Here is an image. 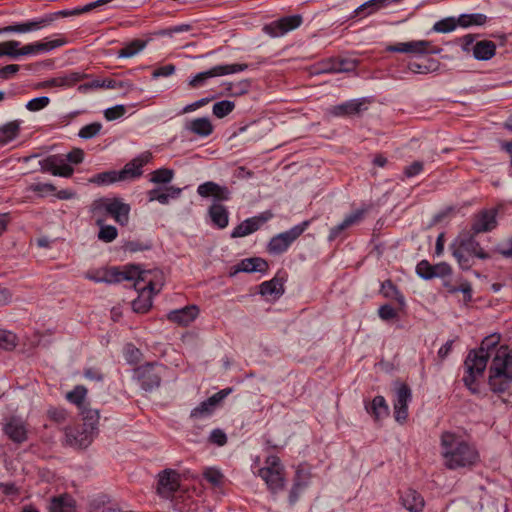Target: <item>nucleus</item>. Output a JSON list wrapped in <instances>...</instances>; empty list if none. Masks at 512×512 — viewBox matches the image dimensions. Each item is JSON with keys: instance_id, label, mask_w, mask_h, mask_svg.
I'll return each mask as SVG.
<instances>
[{"instance_id": "nucleus-20", "label": "nucleus", "mask_w": 512, "mask_h": 512, "mask_svg": "<svg viewBox=\"0 0 512 512\" xmlns=\"http://www.w3.org/2000/svg\"><path fill=\"white\" fill-rule=\"evenodd\" d=\"M88 75L80 72H70L38 83L37 88L47 89L52 87L66 88L87 78Z\"/></svg>"}, {"instance_id": "nucleus-50", "label": "nucleus", "mask_w": 512, "mask_h": 512, "mask_svg": "<svg viewBox=\"0 0 512 512\" xmlns=\"http://www.w3.org/2000/svg\"><path fill=\"white\" fill-rule=\"evenodd\" d=\"M174 176V172L171 169L161 168L151 173L150 181L153 183H169Z\"/></svg>"}, {"instance_id": "nucleus-1", "label": "nucleus", "mask_w": 512, "mask_h": 512, "mask_svg": "<svg viewBox=\"0 0 512 512\" xmlns=\"http://www.w3.org/2000/svg\"><path fill=\"white\" fill-rule=\"evenodd\" d=\"M440 448L443 465L449 470L472 468L480 459L474 445L452 432L441 434Z\"/></svg>"}, {"instance_id": "nucleus-9", "label": "nucleus", "mask_w": 512, "mask_h": 512, "mask_svg": "<svg viewBox=\"0 0 512 512\" xmlns=\"http://www.w3.org/2000/svg\"><path fill=\"white\" fill-rule=\"evenodd\" d=\"M462 50L466 53H472L475 59L486 61L491 59L496 53V44L490 40H481L475 42V36L467 34L459 39Z\"/></svg>"}, {"instance_id": "nucleus-31", "label": "nucleus", "mask_w": 512, "mask_h": 512, "mask_svg": "<svg viewBox=\"0 0 512 512\" xmlns=\"http://www.w3.org/2000/svg\"><path fill=\"white\" fill-rule=\"evenodd\" d=\"M401 503L410 512H421L425 505L423 497L413 489H408L402 494Z\"/></svg>"}, {"instance_id": "nucleus-58", "label": "nucleus", "mask_w": 512, "mask_h": 512, "mask_svg": "<svg viewBox=\"0 0 512 512\" xmlns=\"http://www.w3.org/2000/svg\"><path fill=\"white\" fill-rule=\"evenodd\" d=\"M30 191L39 193L41 196H44L49 193H53L56 191V187L50 183H33L28 188Z\"/></svg>"}, {"instance_id": "nucleus-2", "label": "nucleus", "mask_w": 512, "mask_h": 512, "mask_svg": "<svg viewBox=\"0 0 512 512\" xmlns=\"http://www.w3.org/2000/svg\"><path fill=\"white\" fill-rule=\"evenodd\" d=\"M91 211L96 218V225L99 226L98 239L110 243L118 236L116 227L104 223L103 214L111 215L120 225H126L129 220L130 207L118 199L100 198L91 205Z\"/></svg>"}, {"instance_id": "nucleus-19", "label": "nucleus", "mask_w": 512, "mask_h": 512, "mask_svg": "<svg viewBox=\"0 0 512 512\" xmlns=\"http://www.w3.org/2000/svg\"><path fill=\"white\" fill-rule=\"evenodd\" d=\"M65 44L66 40L64 38H57L45 42L37 41L34 43H29L24 45L23 47H19V57L37 55L42 52H49L56 48L62 47Z\"/></svg>"}, {"instance_id": "nucleus-35", "label": "nucleus", "mask_w": 512, "mask_h": 512, "mask_svg": "<svg viewBox=\"0 0 512 512\" xmlns=\"http://www.w3.org/2000/svg\"><path fill=\"white\" fill-rule=\"evenodd\" d=\"M166 191H162L161 188H155L150 191H148V200L150 202L152 201H158L161 204H167L169 202V198H177L180 193V188L175 187H167L165 189Z\"/></svg>"}, {"instance_id": "nucleus-6", "label": "nucleus", "mask_w": 512, "mask_h": 512, "mask_svg": "<svg viewBox=\"0 0 512 512\" xmlns=\"http://www.w3.org/2000/svg\"><path fill=\"white\" fill-rule=\"evenodd\" d=\"M450 249L463 270H469L474 265V258L482 260L490 258L471 233L460 234L451 244Z\"/></svg>"}, {"instance_id": "nucleus-63", "label": "nucleus", "mask_w": 512, "mask_h": 512, "mask_svg": "<svg viewBox=\"0 0 512 512\" xmlns=\"http://www.w3.org/2000/svg\"><path fill=\"white\" fill-rule=\"evenodd\" d=\"M175 65L173 64H167L165 66H161L157 69H155L152 73V77L154 79H157L159 77H168L174 74L175 72Z\"/></svg>"}, {"instance_id": "nucleus-25", "label": "nucleus", "mask_w": 512, "mask_h": 512, "mask_svg": "<svg viewBox=\"0 0 512 512\" xmlns=\"http://www.w3.org/2000/svg\"><path fill=\"white\" fill-rule=\"evenodd\" d=\"M430 42L425 40L396 43L387 47L389 52L426 54L429 52Z\"/></svg>"}, {"instance_id": "nucleus-59", "label": "nucleus", "mask_w": 512, "mask_h": 512, "mask_svg": "<svg viewBox=\"0 0 512 512\" xmlns=\"http://www.w3.org/2000/svg\"><path fill=\"white\" fill-rule=\"evenodd\" d=\"M55 176H61V177H70L74 169L67 164L65 161L64 155H60V163H58V167L56 168Z\"/></svg>"}, {"instance_id": "nucleus-61", "label": "nucleus", "mask_w": 512, "mask_h": 512, "mask_svg": "<svg viewBox=\"0 0 512 512\" xmlns=\"http://www.w3.org/2000/svg\"><path fill=\"white\" fill-rule=\"evenodd\" d=\"M48 416L56 423H63L67 419V412L63 408L53 407L48 410Z\"/></svg>"}, {"instance_id": "nucleus-32", "label": "nucleus", "mask_w": 512, "mask_h": 512, "mask_svg": "<svg viewBox=\"0 0 512 512\" xmlns=\"http://www.w3.org/2000/svg\"><path fill=\"white\" fill-rule=\"evenodd\" d=\"M75 510V500L67 494L52 498L49 505L50 512H75Z\"/></svg>"}, {"instance_id": "nucleus-18", "label": "nucleus", "mask_w": 512, "mask_h": 512, "mask_svg": "<svg viewBox=\"0 0 512 512\" xmlns=\"http://www.w3.org/2000/svg\"><path fill=\"white\" fill-rule=\"evenodd\" d=\"M231 392L230 388L223 389L211 397H209L207 400L201 402L197 407H195L191 411V418L194 419H201L204 417H207L211 415V413L214 411L215 407L224 399L226 398Z\"/></svg>"}, {"instance_id": "nucleus-29", "label": "nucleus", "mask_w": 512, "mask_h": 512, "mask_svg": "<svg viewBox=\"0 0 512 512\" xmlns=\"http://www.w3.org/2000/svg\"><path fill=\"white\" fill-rule=\"evenodd\" d=\"M185 130L199 137H207L213 132V125L209 118L200 117L193 120H188L184 124Z\"/></svg>"}, {"instance_id": "nucleus-12", "label": "nucleus", "mask_w": 512, "mask_h": 512, "mask_svg": "<svg viewBox=\"0 0 512 512\" xmlns=\"http://www.w3.org/2000/svg\"><path fill=\"white\" fill-rule=\"evenodd\" d=\"M302 22V16L299 14L286 16L266 24L263 31L271 37H281L298 28Z\"/></svg>"}, {"instance_id": "nucleus-17", "label": "nucleus", "mask_w": 512, "mask_h": 512, "mask_svg": "<svg viewBox=\"0 0 512 512\" xmlns=\"http://www.w3.org/2000/svg\"><path fill=\"white\" fill-rule=\"evenodd\" d=\"M271 212H264L259 216H255L252 218H248L237 225L232 233V238L245 237L255 231H257L264 223H266L269 219L272 218Z\"/></svg>"}, {"instance_id": "nucleus-27", "label": "nucleus", "mask_w": 512, "mask_h": 512, "mask_svg": "<svg viewBox=\"0 0 512 512\" xmlns=\"http://www.w3.org/2000/svg\"><path fill=\"white\" fill-rule=\"evenodd\" d=\"M365 213H366V209L361 208V209H357V210L353 211L352 213H350L349 215H347L340 224L331 228L330 234L328 237L329 241H334L335 239L338 238V236L345 229L360 223L363 220Z\"/></svg>"}, {"instance_id": "nucleus-21", "label": "nucleus", "mask_w": 512, "mask_h": 512, "mask_svg": "<svg viewBox=\"0 0 512 512\" xmlns=\"http://www.w3.org/2000/svg\"><path fill=\"white\" fill-rule=\"evenodd\" d=\"M93 437L94 433L87 428H83L82 430L69 428L65 431V442L73 448L83 449L88 447Z\"/></svg>"}, {"instance_id": "nucleus-54", "label": "nucleus", "mask_w": 512, "mask_h": 512, "mask_svg": "<svg viewBox=\"0 0 512 512\" xmlns=\"http://www.w3.org/2000/svg\"><path fill=\"white\" fill-rule=\"evenodd\" d=\"M357 62L355 60H339L329 69L324 71L331 72H349L355 69Z\"/></svg>"}, {"instance_id": "nucleus-14", "label": "nucleus", "mask_w": 512, "mask_h": 512, "mask_svg": "<svg viewBox=\"0 0 512 512\" xmlns=\"http://www.w3.org/2000/svg\"><path fill=\"white\" fill-rule=\"evenodd\" d=\"M497 210L485 209L474 215L469 233L476 236L480 233L490 232L497 226Z\"/></svg>"}, {"instance_id": "nucleus-30", "label": "nucleus", "mask_w": 512, "mask_h": 512, "mask_svg": "<svg viewBox=\"0 0 512 512\" xmlns=\"http://www.w3.org/2000/svg\"><path fill=\"white\" fill-rule=\"evenodd\" d=\"M365 410L375 421H380L389 415V407L383 396H375L371 402L365 403Z\"/></svg>"}, {"instance_id": "nucleus-22", "label": "nucleus", "mask_w": 512, "mask_h": 512, "mask_svg": "<svg viewBox=\"0 0 512 512\" xmlns=\"http://www.w3.org/2000/svg\"><path fill=\"white\" fill-rule=\"evenodd\" d=\"M152 159V154L148 151L143 152L129 163H127L121 171H118L121 176V181L131 178H136L142 175V167Z\"/></svg>"}, {"instance_id": "nucleus-15", "label": "nucleus", "mask_w": 512, "mask_h": 512, "mask_svg": "<svg viewBox=\"0 0 512 512\" xmlns=\"http://www.w3.org/2000/svg\"><path fill=\"white\" fill-rule=\"evenodd\" d=\"M3 431L16 444H22L28 439V424L19 417H11L7 420Z\"/></svg>"}, {"instance_id": "nucleus-7", "label": "nucleus", "mask_w": 512, "mask_h": 512, "mask_svg": "<svg viewBox=\"0 0 512 512\" xmlns=\"http://www.w3.org/2000/svg\"><path fill=\"white\" fill-rule=\"evenodd\" d=\"M258 476L272 493H278L285 486L284 468L277 456L272 455L266 458L265 466L258 470Z\"/></svg>"}, {"instance_id": "nucleus-3", "label": "nucleus", "mask_w": 512, "mask_h": 512, "mask_svg": "<svg viewBox=\"0 0 512 512\" xmlns=\"http://www.w3.org/2000/svg\"><path fill=\"white\" fill-rule=\"evenodd\" d=\"M489 373V386L494 393L512 395V349L502 345L495 350Z\"/></svg>"}, {"instance_id": "nucleus-62", "label": "nucleus", "mask_w": 512, "mask_h": 512, "mask_svg": "<svg viewBox=\"0 0 512 512\" xmlns=\"http://www.w3.org/2000/svg\"><path fill=\"white\" fill-rule=\"evenodd\" d=\"M379 317L384 321H389L397 317V311L389 304L382 305L378 309Z\"/></svg>"}, {"instance_id": "nucleus-44", "label": "nucleus", "mask_w": 512, "mask_h": 512, "mask_svg": "<svg viewBox=\"0 0 512 512\" xmlns=\"http://www.w3.org/2000/svg\"><path fill=\"white\" fill-rule=\"evenodd\" d=\"M86 394H87V389L82 385H78L72 391L67 393L66 398L69 402L77 405V407L80 410L83 407H85L84 400H85Z\"/></svg>"}, {"instance_id": "nucleus-51", "label": "nucleus", "mask_w": 512, "mask_h": 512, "mask_svg": "<svg viewBox=\"0 0 512 512\" xmlns=\"http://www.w3.org/2000/svg\"><path fill=\"white\" fill-rule=\"evenodd\" d=\"M17 345V337L14 333L7 330H0V348L12 350Z\"/></svg>"}, {"instance_id": "nucleus-23", "label": "nucleus", "mask_w": 512, "mask_h": 512, "mask_svg": "<svg viewBox=\"0 0 512 512\" xmlns=\"http://www.w3.org/2000/svg\"><path fill=\"white\" fill-rule=\"evenodd\" d=\"M197 193L204 198L212 196L216 201H227L231 197V191L226 186H221L215 182L207 181L200 184Z\"/></svg>"}, {"instance_id": "nucleus-40", "label": "nucleus", "mask_w": 512, "mask_h": 512, "mask_svg": "<svg viewBox=\"0 0 512 512\" xmlns=\"http://www.w3.org/2000/svg\"><path fill=\"white\" fill-rule=\"evenodd\" d=\"M139 296L132 302V308L137 313H145L152 306V293L148 290H137Z\"/></svg>"}, {"instance_id": "nucleus-52", "label": "nucleus", "mask_w": 512, "mask_h": 512, "mask_svg": "<svg viewBox=\"0 0 512 512\" xmlns=\"http://www.w3.org/2000/svg\"><path fill=\"white\" fill-rule=\"evenodd\" d=\"M101 128L102 125L99 122L90 123L80 129L78 136L83 139H91L100 132Z\"/></svg>"}, {"instance_id": "nucleus-16", "label": "nucleus", "mask_w": 512, "mask_h": 512, "mask_svg": "<svg viewBox=\"0 0 512 512\" xmlns=\"http://www.w3.org/2000/svg\"><path fill=\"white\" fill-rule=\"evenodd\" d=\"M158 477V494L163 498L171 497L180 486L179 473L172 469H166Z\"/></svg>"}, {"instance_id": "nucleus-38", "label": "nucleus", "mask_w": 512, "mask_h": 512, "mask_svg": "<svg viewBox=\"0 0 512 512\" xmlns=\"http://www.w3.org/2000/svg\"><path fill=\"white\" fill-rule=\"evenodd\" d=\"M459 27L483 26L487 22V16L482 13L461 14L457 17Z\"/></svg>"}, {"instance_id": "nucleus-26", "label": "nucleus", "mask_w": 512, "mask_h": 512, "mask_svg": "<svg viewBox=\"0 0 512 512\" xmlns=\"http://www.w3.org/2000/svg\"><path fill=\"white\" fill-rule=\"evenodd\" d=\"M51 21V18L45 20H28L21 23H15L12 25H8L5 27H0V34L5 33H28L38 31L42 28H45V24Z\"/></svg>"}, {"instance_id": "nucleus-4", "label": "nucleus", "mask_w": 512, "mask_h": 512, "mask_svg": "<svg viewBox=\"0 0 512 512\" xmlns=\"http://www.w3.org/2000/svg\"><path fill=\"white\" fill-rule=\"evenodd\" d=\"M498 340L499 338L495 335L486 337L482 341L480 348L478 350H471L465 359L463 382L473 393L478 391L477 379L483 376L487 360L492 355L490 351L495 348Z\"/></svg>"}, {"instance_id": "nucleus-11", "label": "nucleus", "mask_w": 512, "mask_h": 512, "mask_svg": "<svg viewBox=\"0 0 512 512\" xmlns=\"http://www.w3.org/2000/svg\"><path fill=\"white\" fill-rule=\"evenodd\" d=\"M248 68L247 64L234 63V64H223L212 67L211 69L196 74L190 81L189 85L192 88H198L204 85L205 81L218 76H224L242 72Z\"/></svg>"}, {"instance_id": "nucleus-34", "label": "nucleus", "mask_w": 512, "mask_h": 512, "mask_svg": "<svg viewBox=\"0 0 512 512\" xmlns=\"http://www.w3.org/2000/svg\"><path fill=\"white\" fill-rule=\"evenodd\" d=\"M209 216L213 224L219 229L227 227L229 222V213L225 206L218 203L212 204L209 208Z\"/></svg>"}, {"instance_id": "nucleus-43", "label": "nucleus", "mask_w": 512, "mask_h": 512, "mask_svg": "<svg viewBox=\"0 0 512 512\" xmlns=\"http://www.w3.org/2000/svg\"><path fill=\"white\" fill-rule=\"evenodd\" d=\"M146 46V41L143 40H133L125 47L118 51V57L120 58H130L139 53Z\"/></svg>"}, {"instance_id": "nucleus-57", "label": "nucleus", "mask_w": 512, "mask_h": 512, "mask_svg": "<svg viewBox=\"0 0 512 512\" xmlns=\"http://www.w3.org/2000/svg\"><path fill=\"white\" fill-rule=\"evenodd\" d=\"M459 291L463 293L464 301L465 302H469L471 300V298H472V286H471V284L469 282H463L458 287L451 286L448 289V292L451 293V294L459 292Z\"/></svg>"}, {"instance_id": "nucleus-47", "label": "nucleus", "mask_w": 512, "mask_h": 512, "mask_svg": "<svg viewBox=\"0 0 512 512\" xmlns=\"http://www.w3.org/2000/svg\"><path fill=\"white\" fill-rule=\"evenodd\" d=\"M459 26L456 17H447L438 22L433 26V30L440 33H448L454 31Z\"/></svg>"}, {"instance_id": "nucleus-5", "label": "nucleus", "mask_w": 512, "mask_h": 512, "mask_svg": "<svg viewBox=\"0 0 512 512\" xmlns=\"http://www.w3.org/2000/svg\"><path fill=\"white\" fill-rule=\"evenodd\" d=\"M116 281H133L135 290H148L152 294L160 292L164 285V274L159 269L141 270L137 265L125 266L122 272H116Z\"/></svg>"}, {"instance_id": "nucleus-37", "label": "nucleus", "mask_w": 512, "mask_h": 512, "mask_svg": "<svg viewBox=\"0 0 512 512\" xmlns=\"http://www.w3.org/2000/svg\"><path fill=\"white\" fill-rule=\"evenodd\" d=\"M20 131V121L14 120L0 127V144L5 145L14 140Z\"/></svg>"}, {"instance_id": "nucleus-48", "label": "nucleus", "mask_w": 512, "mask_h": 512, "mask_svg": "<svg viewBox=\"0 0 512 512\" xmlns=\"http://www.w3.org/2000/svg\"><path fill=\"white\" fill-rule=\"evenodd\" d=\"M235 103L229 100H222L213 105V114L217 118H224L233 111Z\"/></svg>"}, {"instance_id": "nucleus-64", "label": "nucleus", "mask_w": 512, "mask_h": 512, "mask_svg": "<svg viewBox=\"0 0 512 512\" xmlns=\"http://www.w3.org/2000/svg\"><path fill=\"white\" fill-rule=\"evenodd\" d=\"M65 161L72 164H79L83 161L84 152L82 149L75 148L68 154L64 155Z\"/></svg>"}, {"instance_id": "nucleus-13", "label": "nucleus", "mask_w": 512, "mask_h": 512, "mask_svg": "<svg viewBox=\"0 0 512 512\" xmlns=\"http://www.w3.org/2000/svg\"><path fill=\"white\" fill-rule=\"evenodd\" d=\"M412 393L408 385L397 383L394 399V416L399 423L406 421L408 417V403L411 401Z\"/></svg>"}, {"instance_id": "nucleus-53", "label": "nucleus", "mask_w": 512, "mask_h": 512, "mask_svg": "<svg viewBox=\"0 0 512 512\" xmlns=\"http://www.w3.org/2000/svg\"><path fill=\"white\" fill-rule=\"evenodd\" d=\"M58 163H60V155L49 156L48 158L40 161L41 170L44 172H50L55 176Z\"/></svg>"}, {"instance_id": "nucleus-56", "label": "nucleus", "mask_w": 512, "mask_h": 512, "mask_svg": "<svg viewBox=\"0 0 512 512\" xmlns=\"http://www.w3.org/2000/svg\"><path fill=\"white\" fill-rule=\"evenodd\" d=\"M50 103V99L46 96L34 98L26 104V109L32 112L39 111Z\"/></svg>"}, {"instance_id": "nucleus-33", "label": "nucleus", "mask_w": 512, "mask_h": 512, "mask_svg": "<svg viewBox=\"0 0 512 512\" xmlns=\"http://www.w3.org/2000/svg\"><path fill=\"white\" fill-rule=\"evenodd\" d=\"M259 288V293L264 297L279 298L284 293L283 281L278 277L263 282Z\"/></svg>"}, {"instance_id": "nucleus-10", "label": "nucleus", "mask_w": 512, "mask_h": 512, "mask_svg": "<svg viewBox=\"0 0 512 512\" xmlns=\"http://www.w3.org/2000/svg\"><path fill=\"white\" fill-rule=\"evenodd\" d=\"M165 370L163 365L154 362L137 367L134 373L141 387L146 391H151L160 386Z\"/></svg>"}, {"instance_id": "nucleus-28", "label": "nucleus", "mask_w": 512, "mask_h": 512, "mask_svg": "<svg viewBox=\"0 0 512 512\" xmlns=\"http://www.w3.org/2000/svg\"><path fill=\"white\" fill-rule=\"evenodd\" d=\"M365 103H366L365 99L349 100V101H346L339 105L333 106L330 109V113L333 116H337V117L356 115L366 109Z\"/></svg>"}, {"instance_id": "nucleus-55", "label": "nucleus", "mask_w": 512, "mask_h": 512, "mask_svg": "<svg viewBox=\"0 0 512 512\" xmlns=\"http://www.w3.org/2000/svg\"><path fill=\"white\" fill-rule=\"evenodd\" d=\"M416 273L419 277L429 280L433 278V265L427 260L420 261L416 266Z\"/></svg>"}, {"instance_id": "nucleus-39", "label": "nucleus", "mask_w": 512, "mask_h": 512, "mask_svg": "<svg viewBox=\"0 0 512 512\" xmlns=\"http://www.w3.org/2000/svg\"><path fill=\"white\" fill-rule=\"evenodd\" d=\"M380 292L384 297L396 300L401 307L405 306L403 294L391 280H386L381 284Z\"/></svg>"}, {"instance_id": "nucleus-45", "label": "nucleus", "mask_w": 512, "mask_h": 512, "mask_svg": "<svg viewBox=\"0 0 512 512\" xmlns=\"http://www.w3.org/2000/svg\"><path fill=\"white\" fill-rule=\"evenodd\" d=\"M20 42L9 40L0 43V57L8 56L12 59L19 58Z\"/></svg>"}, {"instance_id": "nucleus-49", "label": "nucleus", "mask_w": 512, "mask_h": 512, "mask_svg": "<svg viewBox=\"0 0 512 512\" xmlns=\"http://www.w3.org/2000/svg\"><path fill=\"white\" fill-rule=\"evenodd\" d=\"M82 13H84V11H82V7H80V8H75L73 10H62V11H58L55 13L46 14L43 17L37 18L36 20H45V19L51 18V21H49L48 23L45 24V27H47V26L51 25L58 17L76 16V15H80Z\"/></svg>"}, {"instance_id": "nucleus-46", "label": "nucleus", "mask_w": 512, "mask_h": 512, "mask_svg": "<svg viewBox=\"0 0 512 512\" xmlns=\"http://www.w3.org/2000/svg\"><path fill=\"white\" fill-rule=\"evenodd\" d=\"M203 477L214 487H221L225 479L223 473L213 467L205 468L203 471Z\"/></svg>"}, {"instance_id": "nucleus-41", "label": "nucleus", "mask_w": 512, "mask_h": 512, "mask_svg": "<svg viewBox=\"0 0 512 512\" xmlns=\"http://www.w3.org/2000/svg\"><path fill=\"white\" fill-rule=\"evenodd\" d=\"M80 413L83 418V428L92 430L95 433L99 422V411L96 409L87 408L86 406L80 409Z\"/></svg>"}, {"instance_id": "nucleus-8", "label": "nucleus", "mask_w": 512, "mask_h": 512, "mask_svg": "<svg viewBox=\"0 0 512 512\" xmlns=\"http://www.w3.org/2000/svg\"><path fill=\"white\" fill-rule=\"evenodd\" d=\"M309 223V221H303L291 229L272 237L267 245L268 253L280 255L286 252L291 244L308 228Z\"/></svg>"}, {"instance_id": "nucleus-36", "label": "nucleus", "mask_w": 512, "mask_h": 512, "mask_svg": "<svg viewBox=\"0 0 512 512\" xmlns=\"http://www.w3.org/2000/svg\"><path fill=\"white\" fill-rule=\"evenodd\" d=\"M268 269V263L258 257L243 259L238 265V271L242 272H261L265 273Z\"/></svg>"}, {"instance_id": "nucleus-60", "label": "nucleus", "mask_w": 512, "mask_h": 512, "mask_svg": "<svg viewBox=\"0 0 512 512\" xmlns=\"http://www.w3.org/2000/svg\"><path fill=\"white\" fill-rule=\"evenodd\" d=\"M125 112L126 109L123 105H116L114 107L106 109L104 115L108 121H112L122 117L125 114Z\"/></svg>"}, {"instance_id": "nucleus-24", "label": "nucleus", "mask_w": 512, "mask_h": 512, "mask_svg": "<svg viewBox=\"0 0 512 512\" xmlns=\"http://www.w3.org/2000/svg\"><path fill=\"white\" fill-rule=\"evenodd\" d=\"M199 315V308L196 305H189L181 309L172 310L167 314V319L180 326H188Z\"/></svg>"}, {"instance_id": "nucleus-42", "label": "nucleus", "mask_w": 512, "mask_h": 512, "mask_svg": "<svg viewBox=\"0 0 512 512\" xmlns=\"http://www.w3.org/2000/svg\"><path fill=\"white\" fill-rule=\"evenodd\" d=\"M117 181H121V176H119L118 171L102 172L94 175L89 179L90 183H94L97 185H108Z\"/></svg>"}]
</instances>
